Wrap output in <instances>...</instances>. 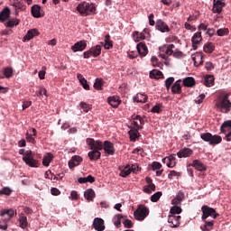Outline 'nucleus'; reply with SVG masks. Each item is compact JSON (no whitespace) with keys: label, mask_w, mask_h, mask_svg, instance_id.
<instances>
[{"label":"nucleus","mask_w":231,"mask_h":231,"mask_svg":"<svg viewBox=\"0 0 231 231\" xmlns=\"http://www.w3.org/2000/svg\"><path fill=\"white\" fill-rule=\"evenodd\" d=\"M231 128V120H227V121H225L221 126H220V131L221 133H226V129H230Z\"/></svg>","instance_id":"obj_43"},{"label":"nucleus","mask_w":231,"mask_h":231,"mask_svg":"<svg viewBox=\"0 0 231 231\" xmlns=\"http://www.w3.org/2000/svg\"><path fill=\"white\" fill-rule=\"evenodd\" d=\"M134 37L135 38V42H140V41H143L145 39V34H143V32H134Z\"/></svg>","instance_id":"obj_49"},{"label":"nucleus","mask_w":231,"mask_h":231,"mask_svg":"<svg viewBox=\"0 0 231 231\" xmlns=\"http://www.w3.org/2000/svg\"><path fill=\"white\" fill-rule=\"evenodd\" d=\"M107 102L112 107H118L122 104V100H120V97L118 96L109 97Z\"/></svg>","instance_id":"obj_15"},{"label":"nucleus","mask_w":231,"mask_h":231,"mask_svg":"<svg viewBox=\"0 0 231 231\" xmlns=\"http://www.w3.org/2000/svg\"><path fill=\"white\" fill-rule=\"evenodd\" d=\"M0 216H2V217H5V216H7V217L4 218V221L6 223V221H10L11 218L14 217V216H15V210L5 209L1 212Z\"/></svg>","instance_id":"obj_16"},{"label":"nucleus","mask_w":231,"mask_h":231,"mask_svg":"<svg viewBox=\"0 0 231 231\" xmlns=\"http://www.w3.org/2000/svg\"><path fill=\"white\" fill-rule=\"evenodd\" d=\"M77 79L79 80L81 86H83V88L88 91L89 85L88 84V80L84 78V76H82V74H77Z\"/></svg>","instance_id":"obj_32"},{"label":"nucleus","mask_w":231,"mask_h":231,"mask_svg":"<svg viewBox=\"0 0 231 231\" xmlns=\"http://www.w3.org/2000/svg\"><path fill=\"white\" fill-rule=\"evenodd\" d=\"M88 156L90 162H97V160H100V157L102 156V152L97 150H92L88 152Z\"/></svg>","instance_id":"obj_20"},{"label":"nucleus","mask_w":231,"mask_h":231,"mask_svg":"<svg viewBox=\"0 0 231 231\" xmlns=\"http://www.w3.org/2000/svg\"><path fill=\"white\" fill-rule=\"evenodd\" d=\"M217 33L218 37H225V35H228V29L227 28L218 29L217 31Z\"/></svg>","instance_id":"obj_53"},{"label":"nucleus","mask_w":231,"mask_h":231,"mask_svg":"<svg viewBox=\"0 0 231 231\" xmlns=\"http://www.w3.org/2000/svg\"><path fill=\"white\" fill-rule=\"evenodd\" d=\"M46 67H42V70H40L38 72V77L40 79V80H44L45 77H46Z\"/></svg>","instance_id":"obj_57"},{"label":"nucleus","mask_w":231,"mask_h":231,"mask_svg":"<svg viewBox=\"0 0 231 231\" xmlns=\"http://www.w3.org/2000/svg\"><path fill=\"white\" fill-rule=\"evenodd\" d=\"M134 102H139L141 104H145L147 102V96L143 94L138 93L136 97L134 98Z\"/></svg>","instance_id":"obj_38"},{"label":"nucleus","mask_w":231,"mask_h":231,"mask_svg":"<svg viewBox=\"0 0 231 231\" xmlns=\"http://www.w3.org/2000/svg\"><path fill=\"white\" fill-rule=\"evenodd\" d=\"M154 190H156V185H154V183L143 187V192H145V194H152Z\"/></svg>","instance_id":"obj_41"},{"label":"nucleus","mask_w":231,"mask_h":231,"mask_svg":"<svg viewBox=\"0 0 231 231\" xmlns=\"http://www.w3.org/2000/svg\"><path fill=\"white\" fill-rule=\"evenodd\" d=\"M87 144L90 147V151L100 152L104 149V143L102 141H95L93 138H88Z\"/></svg>","instance_id":"obj_6"},{"label":"nucleus","mask_w":231,"mask_h":231,"mask_svg":"<svg viewBox=\"0 0 231 231\" xmlns=\"http://www.w3.org/2000/svg\"><path fill=\"white\" fill-rule=\"evenodd\" d=\"M138 131H139L138 129H135V130H130L128 132L130 139L133 140L134 142L136 140V138H138V136H140V133Z\"/></svg>","instance_id":"obj_45"},{"label":"nucleus","mask_w":231,"mask_h":231,"mask_svg":"<svg viewBox=\"0 0 231 231\" xmlns=\"http://www.w3.org/2000/svg\"><path fill=\"white\" fill-rule=\"evenodd\" d=\"M152 171H159V169H162V163H160L158 162H153L152 163Z\"/></svg>","instance_id":"obj_58"},{"label":"nucleus","mask_w":231,"mask_h":231,"mask_svg":"<svg viewBox=\"0 0 231 231\" xmlns=\"http://www.w3.org/2000/svg\"><path fill=\"white\" fill-rule=\"evenodd\" d=\"M161 111L162 106L160 105H155L151 110L152 113H160Z\"/></svg>","instance_id":"obj_63"},{"label":"nucleus","mask_w":231,"mask_h":231,"mask_svg":"<svg viewBox=\"0 0 231 231\" xmlns=\"http://www.w3.org/2000/svg\"><path fill=\"white\" fill-rule=\"evenodd\" d=\"M181 221V216L170 215L168 217V223L170 224L171 228H178Z\"/></svg>","instance_id":"obj_7"},{"label":"nucleus","mask_w":231,"mask_h":231,"mask_svg":"<svg viewBox=\"0 0 231 231\" xmlns=\"http://www.w3.org/2000/svg\"><path fill=\"white\" fill-rule=\"evenodd\" d=\"M19 225L21 228H26L28 226V217L23 213L19 215Z\"/></svg>","instance_id":"obj_29"},{"label":"nucleus","mask_w":231,"mask_h":231,"mask_svg":"<svg viewBox=\"0 0 231 231\" xmlns=\"http://www.w3.org/2000/svg\"><path fill=\"white\" fill-rule=\"evenodd\" d=\"M77 10L81 15H88V12L89 11V4L86 2L81 3L77 6Z\"/></svg>","instance_id":"obj_17"},{"label":"nucleus","mask_w":231,"mask_h":231,"mask_svg":"<svg viewBox=\"0 0 231 231\" xmlns=\"http://www.w3.org/2000/svg\"><path fill=\"white\" fill-rule=\"evenodd\" d=\"M26 140L27 142H30V143H35V137L30 133L26 134Z\"/></svg>","instance_id":"obj_59"},{"label":"nucleus","mask_w":231,"mask_h":231,"mask_svg":"<svg viewBox=\"0 0 231 231\" xmlns=\"http://www.w3.org/2000/svg\"><path fill=\"white\" fill-rule=\"evenodd\" d=\"M203 41V37L201 36V32H197L191 38L192 48L193 50H198V44Z\"/></svg>","instance_id":"obj_10"},{"label":"nucleus","mask_w":231,"mask_h":231,"mask_svg":"<svg viewBox=\"0 0 231 231\" xmlns=\"http://www.w3.org/2000/svg\"><path fill=\"white\" fill-rule=\"evenodd\" d=\"M162 191H157L156 193H154L153 195H152L151 197V201H152V203H156V201H159L160 199L162 198Z\"/></svg>","instance_id":"obj_51"},{"label":"nucleus","mask_w":231,"mask_h":231,"mask_svg":"<svg viewBox=\"0 0 231 231\" xmlns=\"http://www.w3.org/2000/svg\"><path fill=\"white\" fill-rule=\"evenodd\" d=\"M31 12L36 19H39V17H42V15H41V5H32Z\"/></svg>","instance_id":"obj_27"},{"label":"nucleus","mask_w":231,"mask_h":231,"mask_svg":"<svg viewBox=\"0 0 231 231\" xmlns=\"http://www.w3.org/2000/svg\"><path fill=\"white\" fill-rule=\"evenodd\" d=\"M102 86H104V80H102V79H96V81L94 83V88L97 91H101Z\"/></svg>","instance_id":"obj_47"},{"label":"nucleus","mask_w":231,"mask_h":231,"mask_svg":"<svg viewBox=\"0 0 231 231\" xmlns=\"http://www.w3.org/2000/svg\"><path fill=\"white\" fill-rule=\"evenodd\" d=\"M19 154H22L23 157V161L24 162V163H26L29 167H37V160L33 159V153L32 152V151H24V149H21L19 151Z\"/></svg>","instance_id":"obj_4"},{"label":"nucleus","mask_w":231,"mask_h":231,"mask_svg":"<svg viewBox=\"0 0 231 231\" xmlns=\"http://www.w3.org/2000/svg\"><path fill=\"white\" fill-rule=\"evenodd\" d=\"M189 166L194 167L196 171H199V172H205L207 171V165H205L201 161L199 160H194Z\"/></svg>","instance_id":"obj_13"},{"label":"nucleus","mask_w":231,"mask_h":231,"mask_svg":"<svg viewBox=\"0 0 231 231\" xmlns=\"http://www.w3.org/2000/svg\"><path fill=\"white\" fill-rule=\"evenodd\" d=\"M37 35H39V30L31 29L27 32L26 35L23 37V42L32 41V39H33V37H37Z\"/></svg>","instance_id":"obj_21"},{"label":"nucleus","mask_w":231,"mask_h":231,"mask_svg":"<svg viewBox=\"0 0 231 231\" xmlns=\"http://www.w3.org/2000/svg\"><path fill=\"white\" fill-rule=\"evenodd\" d=\"M51 194H52V196H59L60 195V190L57 188H51Z\"/></svg>","instance_id":"obj_64"},{"label":"nucleus","mask_w":231,"mask_h":231,"mask_svg":"<svg viewBox=\"0 0 231 231\" xmlns=\"http://www.w3.org/2000/svg\"><path fill=\"white\" fill-rule=\"evenodd\" d=\"M103 149L106 156H113L115 154V144L109 141H105L103 143Z\"/></svg>","instance_id":"obj_8"},{"label":"nucleus","mask_w":231,"mask_h":231,"mask_svg":"<svg viewBox=\"0 0 231 231\" xmlns=\"http://www.w3.org/2000/svg\"><path fill=\"white\" fill-rule=\"evenodd\" d=\"M181 212H182L181 207L178 205L171 207L170 209V213L171 214V216H174L175 214H181Z\"/></svg>","instance_id":"obj_46"},{"label":"nucleus","mask_w":231,"mask_h":231,"mask_svg":"<svg viewBox=\"0 0 231 231\" xmlns=\"http://www.w3.org/2000/svg\"><path fill=\"white\" fill-rule=\"evenodd\" d=\"M205 68L208 71H212L214 69V64L210 61L206 62Z\"/></svg>","instance_id":"obj_61"},{"label":"nucleus","mask_w":231,"mask_h":231,"mask_svg":"<svg viewBox=\"0 0 231 231\" xmlns=\"http://www.w3.org/2000/svg\"><path fill=\"white\" fill-rule=\"evenodd\" d=\"M171 93L173 95H181V79L177 80L173 85L171 86Z\"/></svg>","instance_id":"obj_19"},{"label":"nucleus","mask_w":231,"mask_h":231,"mask_svg":"<svg viewBox=\"0 0 231 231\" xmlns=\"http://www.w3.org/2000/svg\"><path fill=\"white\" fill-rule=\"evenodd\" d=\"M124 218V216L117 214L116 215V217H114V225L115 226H116L117 228H120V226H122V219Z\"/></svg>","instance_id":"obj_40"},{"label":"nucleus","mask_w":231,"mask_h":231,"mask_svg":"<svg viewBox=\"0 0 231 231\" xmlns=\"http://www.w3.org/2000/svg\"><path fill=\"white\" fill-rule=\"evenodd\" d=\"M184 88H194L196 86V79L192 77H188L183 79Z\"/></svg>","instance_id":"obj_25"},{"label":"nucleus","mask_w":231,"mask_h":231,"mask_svg":"<svg viewBox=\"0 0 231 231\" xmlns=\"http://www.w3.org/2000/svg\"><path fill=\"white\" fill-rule=\"evenodd\" d=\"M172 84H174V77H170V78L166 79L165 88H166L167 91H169L171 89V86H172Z\"/></svg>","instance_id":"obj_50"},{"label":"nucleus","mask_w":231,"mask_h":231,"mask_svg":"<svg viewBox=\"0 0 231 231\" xmlns=\"http://www.w3.org/2000/svg\"><path fill=\"white\" fill-rule=\"evenodd\" d=\"M84 196L88 201H93L95 198V190H93V189H88L85 191Z\"/></svg>","instance_id":"obj_34"},{"label":"nucleus","mask_w":231,"mask_h":231,"mask_svg":"<svg viewBox=\"0 0 231 231\" xmlns=\"http://www.w3.org/2000/svg\"><path fill=\"white\" fill-rule=\"evenodd\" d=\"M215 48L216 47L214 46V43L208 42L204 45V51H205V53H212V51H214Z\"/></svg>","instance_id":"obj_44"},{"label":"nucleus","mask_w":231,"mask_h":231,"mask_svg":"<svg viewBox=\"0 0 231 231\" xmlns=\"http://www.w3.org/2000/svg\"><path fill=\"white\" fill-rule=\"evenodd\" d=\"M14 10H15V15H19V10L21 12H23V10H26V5H24L21 2H17L16 5H14Z\"/></svg>","instance_id":"obj_42"},{"label":"nucleus","mask_w":231,"mask_h":231,"mask_svg":"<svg viewBox=\"0 0 231 231\" xmlns=\"http://www.w3.org/2000/svg\"><path fill=\"white\" fill-rule=\"evenodd\" d=\"M200 138L204 142H208L209 145H217L221 143V142H223V138L221 137V135H217V134L212 135V134L210 133L201 134Z\"/></svg>","instance_id":"obj_3"},{"label":"nucleus","mask_w":231,"mask_h":231,"mask_svg":"<svg viewBox=\"0 0 231 231\" xmlns=\"http://www.w3.org/2000/svg\"><path fill=\"white\" fill-rule=\"evenodd\" d=\"M4 194L5 196H10L12 194V189L9 187H5L2 189H0V195Z\"/></svg>","instance_id":"obj_54"},{"label":"nucleus","mask_w":231,"mask_h":231,"mask_svg":"<svg viewBox=\"0 0 231 231\" xmlns=\"http://www.w3.org/2000/svg\"><path fill=\"white\" fill-rule=\"evenodd\" d=\"M90 51L92 53V57H99L100 53H102V46L100 45H96L92 48H90Z\"/></svg>","instance_id":"obj_30"},{"label":"nucleus","mask_w":231,"mask_h":231,"mask_svg":"<svg viewBox=\"0 0 231 231\" xmlns=\"http://www.w3.org/2000/svg\"><path fill=\"white\" fill-rule=\"evenodd\" d=\"M214 75H207L204 77V85L207 86V88H212L214 86Z\"/></svg>","instance_id":"obj_28"},{"label":"nucleus","mask_w":231,"mask_h":231,"mask_svg":"<svg viewBox=\"0 0 231 231\" xmlns=\"http://www.w3.org/2000/svg\"><path fill=\"white\" fill-rule=\"evenodd\" d=\"M129 174H131V167L130 166H126L125 167L121 172H120V176L122 178H126V176H129Z\"/></svg>","instance_id":"obj_48"},{"label":"nucleus","mask_w":231,"mask_h":231,"mask_svg":"<svg viewBox=\"0 0 231 231\" xmlns=\"http://www.w3.org/2000/svg\"><path fill=\"white\" fill-rule=\"evenodd\" d=\"M182 199H185V194L182 191H179L176 197L171 200V205H181Z\"/></svg>","instance_id":"obj_26"},{"label":"nucleus","mask_w":231,"mask_h":231,"mask_svg":"<svg viewBox=\"0 0 231 231\" xmlns=\"http://www.w3.org/2000/svg\"><path fill=\"white\" fill-rule=\"evenodd\" d=\"M124 226L125 228H133V221L129 220V219H125L124 222Z\"/></svg>","instance_id":"obj_60"},{"label":"nucleus","mask_w":231,"mask_h":231,"mask_svg":"<svg viewBox=\"0 0 231 231\" xmlns=\"http://www.w3.org/2000/svg\"><path fill=\"white\" fill-rule=\"evenodd\" d=\"M155 28L159 32H162V33L171 32V28H169V25L167 24V23L163 22V20H162V19H159L156 21Z\"/></svg>","instance_id":"obj_9"},{"label":"nucleus","mask_w":231,"mask_h":231,"mask_svg":"<svg viewBox=\"0 0 231 231\" xmlns=\"http://www.w3.org/2000/svg\"><path fill=\"white\" fill-rule=\"evenodd\" d=\"M87 47L88 43H86V42L79 41L71 46V50L74 53H77V51H84L85 48Z\"/></svg>","instance_id":"obj_12"},{"label":"nucleus","mask_w":231,"mask_h":231,"mask_svg":"<svg viewBox=\"0 0 231 231\" xmlns=\"http://www.w3.org/2000/svg\"><path fill=\"white\" fill-rule=\"evenodd\" d=\"M3 74L5 79H12V77L14 76V69H12L11 67H6L3 69Z\"/></svg>","instance_id":"obj_36"},{"label":"nucleus","mask_w":231,"mask_h":231,"mask_svg":"<svg viewBox=\"0 0 231 231\" xmlns=\"http://www.w3.org/2000/svg\"><path fill=\"white\" fill-rule=\"evenodd\" d=\"M225 5H217L216 4L213 5L212 12L213 14H221L223 12V7Z\"/></svg>","instance_id":"obj_52"},{"label":"nucleus","mask_w":231,"mask_h":231,"mask_svg":"<svg viewBox=\"0 0 231 231\" xmlns=\"http://www.w3.org/2000/svg\"><path fill=\"white\" fill-rule=\"evenodd\" d=\"M20 23H21L20 19L14 18V19L8 20L5 23V26H6V28H14V26L19 25Z\"/></svg>","instance_id":"obj_33"},{"label":"nucleus","mask_w":231,"mask_h":231,"mask_svg":"<svg viewBox=\"0 0 231 231\" xmlns=\"http://www.w3.org/2000/svg\"><path fill=\"white\" fill-rule=\"evenodd\" d=\"M51 160H53V155L51 153L47 154L46 156L43 157L42 165H44V167H50Z\"/></svg>","instance_id":"obj_39"},{"label":"nucleus","mask_w":231,"mask_h":231,"mask_svg":"<svg viewBox=\"0 0 231 231\" xmlns=\"http://www.w3.org/2000/svg\"><path fill=\"white\" fill-rule=\"evenodd\" d=\"M178 158H189L192 156V150L190 148H184L177 153Z\"/></svg>","instance_id":"obj_23"},{"label":"nucleus","mask_w":231,"mask_h":231,"mask_svg":"<svg viewBox=\"0 0 231 231\" xmlns=\"http://www.w3.org/2000/svg\"><path fill=\"white\" fill-rule=\"evenodd\" d=\"M36 95L37 97H42V95L48 97L47 90L42 87H40L39 91L36 92Z\"/></svg>","instance_id":"obj_56"},{"label":"nucleus","mask_w":231,"mask_h":231,"mask_svg":"<svg viewBox=\"0 0 231 231\" xmlns=\"http://www.w3.org/2000/svg\"><path fill=\"white\" fill-rule=\"evenodd\" d=\"M230 93L225 94L223 97L216 100L215 107L220 109L221 113H230L231 102L228 100Z\"/></svg>","instance_id":"obj_2"},{"label":"nucleus","mask_w":231,"mask_h":231,"mask_svg":"<svg viewBox=\"0 0 231 231\" xmlns=\"http://www.w3.org/2000/svg\"><path fill=\"white\" fill-rule=\"evenodd\" d=\"M192 60L194 62V66H201V64H203V53L197 52L195 56L192 57Z\"/></svg>","instance_id":"obj_22"},{"label":"nucleus","mask_w":231,"mask_h":231,"mask_svg":"<svg viewBox=\"0 0 231 231\" xmlns=\"http://www.w3.org/2000/svg\"><path fill=\"white\" fill-rule=\"evenodd\" d=\"M163 73L160 70L153 69L150 71V79H162Z\"/></svg>","instance_id":"obj_37"},{"label":"nucleus","mask_w":231,"mask_h":231,"mask_svg":"<svg viewBox=\"0 0 231 231\" xmlns=\"http://www.w3.org/2000/svg\"><path fill=\"white\" fill-rule=\"evenodd\" d=\"M79 183H95V177L88 175V177H80L78 179Z\"/></svg>","instance_id":"obj_31"},{"label":"nucleus","mask_w":231,"mask_h":231,"mask_svg":"<svg viewBox=\"0 0 231 231\" xmlns=\"http://www.w3.org/2000/svg\"><path fill=\"white\" fill-rule=\"evenodd\" d=\"M80 107L85 111V113H88L91 109V105L87 104L86 102H81Z\"/></svg>","instance_id":"obj_55"},{"label":"nucleus","mask_w":231,"mask_h":231,"mask_svg":"<svg viewBox=\"0 0 231 231\" xmlns=\"http://www.w3.org/2000/svg\"><path fill=\"white\" fill-rule=\"evenodd\" d=\"M93 227L97 231H105L106 226L104 225V219L100 217H96L93 221Z\"/></svg>","instance_id":"obj_11"},{"label":"nucleus","mask_w":231,"mask_h":231,"mask_svg":"<svg viewBox=\"0 0 231 231\" xmlns=\"http://www.w3.org/2000/svg\"><path fill=\"white\" fill-rule=\"evenodd\" d=\"M202 217L201 219L205 223L200 226V229L202 231H210L214 228V220L208 221V217H212V219H217L219 217V214L216 211L215 208L208 207V205H204L201 207Z\"/></svg>","instance_id":"obj_1"},{"label":"nucleus","mask_w":231,"mask_h":231,"mask_svg":"<svg viewBox=\"0 0 231 231\" xmlns=\"http://www.w3.org/2000/svg\"><path fill=\"white\" fill-rule=\"evenodd\" d=\"M10 17V8L5 7L0 12V23H5Z\"/></svg>","instance_id":"obj_24"},{"label":"nucleus","mask_w":231,"mask_h":231,"mask_svg":"<svg viewBox=\"0 0 231 231\" xmlns=\"http://www.w3.org/2000/svg\"><path fill=\"white\" fill-rule=\"evenodd\" d=\"M136 48H137V51H138L139 55H141L142 57H145V55H147L149 53L147 45H145V43H143V42H139L137 44Z\"/></svg>","instance_id":"obj_18"},{"label":"nucleus","mask_w":231,"mask_h":231,"mask_svg":"<svg viewBox=\"0 0 231 231\" xmlns=\"http://www.w3.org/2000/svg\"><path fill=\"white\" fill-rule=\"evenodd\" d=\"M174 176H180V172H178L176 171H171L170 173L168 174L169 180H172V178H174Z\"/></svg>","instance_id":"obj_62"},{"label":"nucleus","mask_w":231,"mask_h":231,"mask_svg":"<svg viewBox=\"0 0 231 231\" xmlns=\"http://www.w3.org/2000/svg\"><path fill=\"white\" fill-rule=\"evenodd\" d=\"M82 163V157L79 155L72 156L71 160L69 161V169H73L74 167H78V165H80Z\"/></svg>","instance_id":"obj_14"},{"label":"nucleus","mask_w":231,"mask_h":231,"mask_svg":"<svg viewBox=\"0 0 231 231\" xmlns=\"http://www.w3.org/2000/svg\"><path fill=\"white\" fill-rule=\"evenodd\" d=\"M147 216H149V208L143 205H139L134 212V217L137 221H143Z\"/></svg>","instance_id":"obj_5"},{"label":"nucleus","mask_w":231,"mask_h":231,"mask_svg":"<svg viewBox=\"0 0 231 231\" xmlns=\"http://www.w3.org/2000/svg\"><path fill=\"white\" fill-rule=\"evenodd\" d=\"M105 50H111L113 48V42L111 41V36L109 34H106L105 36Z\"/></svg>","instance_id":"obj_35"}]
</instances>
